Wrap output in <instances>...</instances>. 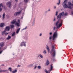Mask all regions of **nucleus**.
<instances>
[{"mask_svg": "<svg viewBox=\"0 0 73 73\" xmlns=\"http://www.w3.org/2000/svg\"><path fill=\"white\" fill-rule=\"evenodd\" d=\"M66 2H63L62 4V5H63V7L64 8H68V9H72L71 5L73 6V4L72 3L70 2H68V4Z\"/></svg>", "mask_w": 73, "mask_h": 73, "instance_id": "obj_1", "label": "nucleus"}, {"mask_svg": "<svg viewBox=\"0 0 73 73\" xmlns=\"http://www.w3.org/2000/svg\"><path fill=\"white\" fill-rule=\"evenodd\" d=\"M50 54H51V55L52 56V60H53V58L55 57V56H56V51H55V50H54V46H52V50L50 52Z\"/></svg>", "mask_w": 73, "mask_h": 73, "instance_id": "obj_2", "label": "nucleus"}, {"mask_svg": "<svg viewBox=\"0 0 73 73\" xmlns=\"http://www.w3.org/2000/svg\"><path fill=\"white\" fill-rule=\"evenodd\" d=\"M58 19V18H57V20H58L56 22L55 25L56 26V29H58V28H60V27L62 26V23L61 22L60 23V20H61V19ZM59 24L58 25V24Z\"/></svg>", "mask_w": 73, "mask_h": 73, "instance_id": "obj_3", "label": "nucleus"}, {"mask_svg": "<svg viewBox=\"0 0 73 73\" xmlns=\"http://www.w3.org/2000/svg\"><path fill=\"white\" fill-rule=\"evenodd\" d=\"M58 33L57 31H55L53 35V36L52 38V41H55L56 38L58 36Z\"/></svg>", "mask_w": 73, "mask_h": 73, "instance_id": "obj_4", "label": "nucleus"}, {"mask_svg": "<svg viewBox=\"0 0 73 73\" xmlns=\"http://www.w3.org/2000/svg\"><path fill=\"white\" fill-rule=\"evenodd\" d=\"M64 12H63L59 14V15H58L57 16V18H58V19H61V16H64Z\"/></svg>", "mask_w": 73, "mask_h": 73, "instance_id": "obj_5", "label": "nucleus"}, {"mask_svg": "<svg viewBox=\"0 0 73 73\" xmlns=\"http://www.w3.org/2000/svg\"><path fill=\"white\" fill-rule=\"evenodd\" d=\"M6 5L7 6H8L9 8H11L12 7V5H11V2H9L7 3Z\"/></svg>", "mask_w": 73, "mask_h": 73, "instance_id": "obj_6", "label": "nucleus"}, {"mask_svg": "<svg viewBox=\"0 0 73 73\" xmlns=\"http://www.w3.org/2000/svg\"><path fill=\"white\" fill-rule=\"evenodd\" d=\"M26 43V42H25L23 41L20 44L21 46H25L26 45L25 44Z\"/></svg>", "mask_w": 73, "mask_h": 73, "instance_id": "obj_7", "label": "nucleus"}, {"mask_svg": "<svg viewBox=\"0 0 73 73\" xmlns=\"http://www.w3.org/2000/svg\"><path fill=\"white\" fill-rule=\"evenodd\" d=\"M21 13V11L17 12L15 13L14 14V16H17L19 15Z\"/></svg>", "mask_w": 73, "mask_h": 73, "instance_id": "obj_8", "label": "nucleus"}, {"mask_svg": "<svg viewBox=\"0 0 73 73\" xmlns=\"http://www.w3.org/2000/svg\"><path fill=\"white\" fill-rule=\"evenodd\" d=\"M10 29V28L9 27V26H7L6 27V28L5 29V30L6 31H9Z\"/></svg>", "mask_w": 73, "mask_h": 73, "instance_id": "obj_9", "label": "nucleus"}, {"mask_svg": "<svg viewBox=\"0 0 73 73\" xmlns=\"http://www.w3.org/2000/svg\"><path fill=\"white\" fill-rule=\"evenodd\" d=\"M1 7H3V4L2 3H1L0 4V12H1L2 11V8H1Z\"/></svg>", "mask_w": 73, "mask_h": 73, "instance_id": "obj_10", "label": "nucleus"}, {"mask_svg": "<svg viewBox=\"0 0 73 73\" xmlns=\"http://www.w3.org/2000/svg\"><path fill=\"white\" fill-rule=\"evenodd\" d=\"M4 26V23H1L0 24V27L1 28H2V27H3Z\"/></svg>", "mask_w": 73, "mask_h": 73, "instance_id": "obj_11", "label": "nucleus"}, {"mask_svg": "<svg viewBox=\"0 0 73 73\" xmlns=\"http://www.w3.org/2000/svg\"><path fill=\"white\" fill-rule=\"evenodd\" d=\"M20 28H19V29H17V30L16 32V33H17V34L19 33V32L20 31Z\"/></svg>", "mask_w": 73, "mask_h": 73, "instance_id": "obj_12", "label": "nucleus"}, {"mask_svg": "<svg viewBox=\"0 0 73 73\" xmlns=\"http://www.w3.org/2000/svg\"><path fill=\"white\" fill-rule=\"evenodd\" d=\"M48 64H49V62L48 60H47L46 63V65L47 66V65H48Z\"/></svg>", "mask_w": 73, "mask_h": 73, "instance_id": "obj_13", "label": "nucleus"}, {"mask_svg": "<svg viewBox=\"0 0 73 73\" xmlns=\"http://www.w3.org/2000/svg\"><path fill=\"white\" fill-rule=\"evenodd\" d=\"M16 20L15 19L11 22V23L15 24V23H16Z\"/></svg>", "mask_w": 73, "mask_h": 73, "instance_id": "obj_14", "label": "nucleus"}, {"mask_svg": "<svg viewBox=\"0 0 73 73\" xmlns=\"http://www.w3.org/2000/svg\"><path fill=\"white\" fill-rule=\"evenodd\" d=\"M50 71H51V70H52V69H53V66H52V64L50 65Z\"/></svg>", "mask_w": 73, "mask_h": 73, "instance_id": "obj_15", "label": "nucleus"}, {"mask_svg": "<svg viewBox=\"0 0 73 73\" xmlns=\"http://www.w3.org/2000/svg\"><path fill=\"white\" fill-rule=\"evenodd\" d=\"M11 38V36L9 35H8V37L7 38V40H9Z\"/></svg>", "mask_w": 73, "mask_h": 73, "instance_id": "obj_16", "label": "nucleus"}, {"mask_svg": "<svg viewBox=\"0 0 73 73\" xmlns=\"http://www.w3.org/2000/svg\"><path fill=\"white\" fill-rule=\"evenodd\" d=\"M19 23H15V25H17V27H19L20 26V25L19 24Z\"/></svg>", "mask_w": 73, "mask_h": 73, "instance_id": "obj_17", "label": "nucleus"}, {"mask_svg": "<svg viewBox=\"0 0 73 73\" xmlns=\"http://www.w3.org/2000/svg\"><path fill=\"white\" fill-rule=\"evenodd\" d=\"M4 42H2L1 43H0V46H4Z\"/></svg>", "mask_w": 73, "mask_h": 73, "instance_id": "obj_18", "label": "nucleus"}, {"mask_svg": "<svg viewBox=\"0 0 73 73\" xmlns=\"http://www.w3.org/2000/svg\"><path fill=\"white\" fill-rule=\"evenodd\" d=\"M17 70H15L13 71H12V73H16L17 72Z\"/></svg>", "mask_w": 73, "mask_h": 73, "instance_id": "obj_19", "label": "nucleus"}, {"mask_svg": "<svg viewBox=\"0 0 73 73\" xmlns=\"http://www.w3.org/2000/svg\"><path fill=\"white\" fill-rule=\"evenodd\" d=\"M46 49L48 50V52H49L50 50H49V47L48 46H47Z\"/></svg>", "mask_w": 73, "mask_h": 73, "instance_id": "obj_20", "label": "nucleus"}, {"mask_svg": "<svg viewBox=\"0 0 73 73\" xmlns=\"http://www.w3.org/2000/svg\"><path fill=\"white\" fill-rule=\"evenodd\" d=\"M52 38V35L50 36L49 38V40H51Z\"/></svg>", "mask_w": 73, "mask_h": 73, "instance_id": "obj_21", "label": "nucleus"}, {"mask_svg": "<svg viewBox=\"0 0 73 73\" xmlns=\"http://www.w3.org/2000/svg\"><path fill=\"white\" fill-rule=\"evenodd\" d=\"M6 31L5 30L3 31L2 32V35H4V34H5V32Z\"/></svg>", "mask_w": 73, "mask_h": 73, "instance_id": "obj_22", "label": "nucleus"}, {"mask_svg": "<svg viewBox=\"0 0 73 73\" xmlns=\"http://www.w3.org/2000/svg\"><path fill=\"white\" fill-rule=\"evenodd\" d=\"M34 65V64H31L29 66V67H32V66H33Z\"/></svg>", "mask_w": 73, "mask_h": 73, "instance_id": "obj_23", "label": "nucleus"}, {"mask_svg": "<svg viewBox=\"0 0 73 73\" xmlns=\"http://www.w3.org/2000/svg\"><path fill=\"white\" fill-rule=\"evenodd\" d=\"M5 13H4L3 15V18L4 19L5 18Z\"/></svg>", "mask_w": 73, "mask_h": 73, "instance_id": "obj_24", "label": "nucleus"}, {"mask_svg": "<svg viewBox=\"0 0 73 73\" xmlns=\"http://www.w3.org/2000/svg\"><path fill=\"white\" fill-rule=\"evenodd\" d=\"M60 2H61V1L60 0H59L58 3H57V5H60Z\"/></svg>", "mask_w": 73, "mask_h": 73, "instance_id": "obj_25", "label": "nucleus"}, {"mask_svg": "<svg viewBox=\"0 0 73 73\" xmlns=\"http://www.w3.org/2000/svg\"><path fill=\"white\" fill-rule=\"evenodd\" d=\"M15 35V32H14L11 35V36H14Z\"/></svg>", "mask_w": 73, "mask_h": 73, "instance_id": "obj_26", "label": "nucleus"}, {"mask_svg": "<svg viewBox=\"0 0 73 73\" xmlns=\"http://www.w3.org/2000/svg\"><path fill=\"white\" fill-rule=\"evenodd\" d=\"M2 72H8V70H2Z\"/></svg>", "mask_w": 73, "mask_h": 73, "instance_id": "obj_27", "label": "nucleus"}, {"mask_svg": "<svg viewBox=\"0 0 73 73\" xmlns=\"http://www.w3.org/2000/svg\"><path fill=\"white\" fill-rule=\"evenodd\" d=\"M8 70H9V71H10L11 72H12V68H11V67L9 68H8Z\"/></svg>", "mask_w": 73, "mask_h": 73, "instance_id": "obj_28", "label": "nucleus"}, {"mask_svg": "<svg viewBox=\"0 0 73 73\" xmlns=\"http://www.w3.org/2000/svg\"><path fill=\"white\" fill-rule=\"evenodd\" d=\"M11 28V29H12L13 27H14V25H11L10 26Z\"/></svg>", "mask_w": 73, "mask_h": 73, "instance_id": "obj_29", "label": "nucleus"}, {"mask_svg": "<svg viewBox=\"0 0 73 73\" xmlns=\"http://www.w3.org/2000/svg\"><path fill=\"white\" fill-rule=\"evenodd\" d=\"M37 68L39 69H41V66H38Z\"/></svg>", "mask_w": 73, "mask_h": 73, "instance_id": "obj_30", "label": "nucleus"}, {"mask_svg": "<svg viewBox=\"0 0 73 73\" xmlns=\"http://www.w3.org/2000/svg\"><path fill=\"white\" fill-rule=\"evenodd\" d=\"M43 53L44 54H46V50H44L43 52Z\"/></svg>", "mask_w": 73, "mask_h": 73, "instance_id": "obj_31", "label": "nucleus"}, {"mask_svg": "<svg viewBox=\"0 0 73 73\" xmlns=\"http://www.w3.org/2000/svg\"><path fill=\"white\" fill-rule=\"evenodd\" d=\"M56 26L54 27L53 29V31H55V30H56Z\"/></svg>", "mask_w": 73, "mask_h": 73, "instance_id": "obj_32", "label": "nucleus"}, {"mask_svg": "<svg viewBox=\"0 0 73 73\" xmlns=\"http://www.w3.org/2000/svg\"><path fill=\"white\" fill-rule=\"evenodd\" d=\"M25 3H27L28 1V0H24Z\"/></svg>", "mask_w": 73, "mask_h": 73, "instance_id": "obj_33", "label": "nucleus"}, {"mask_svg": "<svg viewBox=\"0 0 73 73\" xmlns=\"http://www.w3.org/2000/svg\"><path fill=\"white\" fill-rule=\"evenodd\" d=\"M35 22H33L32 25V26H35Z\"/></svg>", "mask_w": 73, "mask_h": 73, "instance_id": "obj_34", "label": "nucleus"}, {"mask_svg": "<svg viewBox=\"0 0 73 73\" xmlns=\"http://www.w3.org/2000/svg\"><path fill=\"white\" fill-rule=\"evenodd\" d=\"M40 57L41 58H43V56L42 55H41V54H40Z\"/></svg>", "mask_w": 73, "mask_h": 73, "instance_id": "obj_35", "label": "nucleus"}, {"mask_svg": "<svg viewBox=\"0 0 73 73\" xmlns=\"http://www.w3.org/2000/svg\"><path fill=\"white\" fill-rule=\"evenodd\" d=\"M44 71L45 72H46V73H48V71H47V70L46 69L44 70Z\"/></svg>", "mask_w": 73, "mask_h": 73, "instance_id": "obj_36", "label": "nucleus"}, {"mask_svg": "<svg viewBox=\"0 0 73 73\" xmlns=\"http://www.w3.org/2000/svg\"><path fill=\"white\" fill-rule=\"evenodd\" d=\"M64 16H67L68 15V13H65V14H64Z\"/></svg>", "mask_w": 73, "mask_h": 73, "instance_id": "obj_37", "label": "nucleus"}, {"mask_svg": "<svg viewBox=\"0 0 73 73\" xmlns=\"http://www.w3.org/2000/svg\"><path fill=\"white\" fill-rule=\"evenodd\" d=\"M49 35L50 36H51V35H52V32L50 33Z\"/></svg>", "mask_w": 73, "mask_h": 73, "instance_id": "obj_38", "label": "nucleus"}, {"mask_svg": "<svg viewBox=\"0 0 73 73\" xmlns=\"http://www.w3.org/2000/svg\"><path fill=\"white\" fill-rule=\"evenodd\" d=\"M54 9H56V6H54Z\"/></svg>", "mask_w": 73, "mask_h": 73, "instance_id": "obj_39", "label": "nucleus"}, {"mask_svg": "<svg viewBox=\"0 0 73 73\" xmlns=\"http://www.w3.org/2000/svg\"><path fill=\"white\" fill-rule=\"evenodd\" d=\"M42 33H40L39 34V36H42Z\"/></svg>", "mask_w": 73, "mask_h": 73, "instance_id": "obj_40", "label": "nucleus"}, {"mask_svg": "<svg viewBox=\"0 0 73 73\" xmlns=\"http://www.w3.org/2000/svg\"><path fill=\"white\" fill-rule=\"evenodd\" d=\"M5 36H6V35H8V33H5Z\"/></svg>", "mask_w": 73, "mask_h": 73, "instance_id": "obj_41", "label": "nucleus"}, {"mask_svg": "<svg viewBox=\"0 0 73 73\" xmlns=\"http://www.w3.org/2000/svg\"><path fill=\"white\" fill-rule=\"evenodd\" d=\"M58 14V12L56 11V16H57V14Z\"/></svg>", "mask_w": 73, "mask_h": 73, "instance_id": "obj_42", "label": "nucleus"}, {"mask_svg": "<svg viewBox=\"0 0 73 73\" xmlns=\"http://www.w3.org/2000/svg\"><path fill=\"white\" fill-rule=\"evenodd\" d=\"M56 18H54V20H53V21H56Z\"/></svg>", "mask_w": 73, "mask_h": 73, "instance_id": "obj_43", "label": "nucleus"}, {"mask_svg": "<svg viewBox=\"0 0 73 73\" xmlns=\"http://www.w3.org/2000/svg\"><path fill=\"white\" fill-rule=\"evenodd\" d=\"M18 22H19V23H20V20L19 19H18Z\"/></svg>", "mask_w": 73, "mask_h": 73, "instance_id": "obj_44", "label": "nucleus"}, {"mask_svg": "<svg viewBox=\"0 0 73 73\" xmlns=\"http://www.w3.org/2000/svg\"><path fill=\"white\" fill-rule=\"evenodd\" d=\"M48 12H49V11H50V9H49L48 10Z\"/></svg>", "mask_w": 73, "mask_h": 73, "instance_id": "obj_45", "label": "nucleus"}, {"mask_svg": "<svg viewBox=\"0 0 73 73\" xmlns=\"http://www.w3.org/2000/svg\"><path fill=\"white\" fill-rule=\"evenodd\" d=\"M35 18H34V19H33V22H34V23H35Z\"/></svg>", "mask_w": 73, "mask_h": 73, "instance_id": "obj_46", "label": "nucleus"}, {"mask_svg": "<svg viewBox=\"0 0 73 73\" xmlns=\"http://www.w3.org/2000/svg\"><path fill=\"white\" fill-rule=\"evenodd\" d=\"M36 68H37V66H35L34 68V69H36Z\"/></svg>", "mask_w": 73, "mask_h": 73, "instance_id": "obj_47", "label": "nucleus"}, {"mask_svg": "<svg viewBox=\"0 0 73 73\" xmlns=\"http://www.w3.org/2000/svg\"><path fill=\"white\" fill-rule=\"evenodd\" d=\"M24 28L25 29H27V27H25Z\"/></svg>", "mask_w": 73, "mask_h": 73, "instance_id": "obj_48", "label": "nucleus"}, {"mask_svg": "<svg viewBox=\"0 0 73 73\" xmlns=\"http://www.w3.org/2000/svg\"><path fill=\"white\" fill-rule=\"evenodd\" d=\"M23 30H25V28H23V29H22V31H23Z\"/></svg>", "mask_w": 73, "mask_h": 73, "instance_id": "obj_49", "label": "nucleus"}, {"mask_svg": "<svg viewBox=\"0 0 73 73\" xmlns=\"http://www.w3.org/2000/svg\"><path fill=\"white\" fill-rule=\"evenodd\" d=\"M3 52V51H0V54H1L2 53V52Z\"/></svg>", "mask_w": 73, "mask_h": 73, "instance_id": "obj_50", "label": "nucleus"}, {"mask_svg": "<svg viewBox=\"0 0 73 73\" xmlns=\"http://www.w3.org/2000/svg\"><path fill=\"white\" fill-rule=\"evenodd\" d=\"M72 15H73V11H72L71 12Z\"/></svg>", "mask_w": 73, "mask_h": 73, "instance_id": "obj_51", "label": "nucleus"}, {"mask_svg": "<svg viewBox=\"0 0 73 73\" xmlns=\"http://www.w3.org/2000/svg\"><path fill=\"white\" fill-rule=\"evenodd\" d=\"M23 16H22V17H21V19H23Z\"/></svg>", "mask_w": 73, "mask_h": 73, "instance_id": "obj_52", "label": "nucleus"}, {"mask_svg": "<svg viewBox=\"0 0 73 73\" xmlns=\"http://www.w3.org/2000/svg\"><path fill=\"white\" fill-rule=\"evenodd\" d=\"M20 66L19 65H18L17 67H19Z\"/></svg>", "mask_w": 73, "mask_h": 73, "instance_id": "obj_53", "label": "nucleus"}, {"mask_svg": "<svg viewBox=\"0 0 73 73\" xmlns=\"http://www.w3.org/2000/svg\"><path fill=\"white\" fill-rule=\"evenodd\" d=\"M24 13H23V14L22 16H24Z\"/></svg>", "mask_w": 73, "mask_h": 73, "instance_id": "obj_54", "label": "nucleus"}, {"mask_svg": "<svg viewBox=\"0 0 73 73\" xmlns=\"http://www.w3.org/2000/svg\"><path fill=\"white\" fill-rule=\"evenodd\" d=\"M15 1L16 2H17V1H18L17 0H15Z\"/></svg>", "mask_w": 73, "mask_h": 73, "instance_id": "obj_55", "label": "nucleus"}, {"mask_svg": "<svg viewBox=\"0 0 73 73\" xmlns=\"http://www.w3.org/2000/svg\"><path fill=\"white\" fill-rule=\"evenodd\" d=\"M1 72H2V70H0V73Z\"/></svg>", "mask_w": 73, "mask_h": 73, "instance_id": "obj_56", "label": "nucleus"}, {"mask_svg": "<svg viewBox=\"0 0 73 73\" xmlns=\"http://www.w3.org/2000/svg\"><path fill=\"white\" fill-rule=\"evenodd\" d=\"M40 55H38V57H40Z\"/></svg>", "mask_w": 73, "mask_h": 73, "instance_id": "obj_57", "label": "nucleus"}, {"mask_svg": "<svg viewBox=\"0 0 73 73\" xmlns=\"http://www.w3.org/2000/svg\"><path fill=\"white\" fill-rule=\"evenodd\" d=\"M1 49V48H0V50Z\"/></svg>", "mask_w": 73, "mask_h": 73, "instance_id": "obj_58", "label": "nucleus"}, {"mask_svg": "<svg viewBox=\"0 0 73 73\" xmlns=\"http://www.w3.org/2000/svg\"><path fill=\"white\" fill-rule=\"evenodd\" d=\"M1 17V15H0V18Z\"/></svg>", "mask_w": 73, "mask_h": 73, "instance_id": "obj_59", "label": "nucleus"}, {"mask_svg": "<svg viewBox=\"0 0 73 73\" xmlns=\"http://www.w3.org/2000/svg\"><path fill=\"white\" fill-rule=\"evenodd\" d=\"M4 64H3L2 66H4Z\"/></svg>", "mask_w": 73, "mask_h": 73, "instance_id": "obj_60", "label": "nucleus"}, {"mask_svg": "<svg viewBox=\"0 0 73 73\" xmlns=\"http://www.w3.org/2000/svg\"><path fill=\"white\" fill-rule=\"evenodd\" d=\"M11 47H10V48H11Z\"/></svg>", "mask_w": 73, "mask_h": 73, "instance_id": "obj_61", "label": "nucleus"}, {"mask_svg": "<svg viewBox=\"0 0 73 73\" xmlns=\"http://www.w3.org/2000/svg\"><path fill=\"white\" fill-rule=\"evenodd\" d=\"M27 38H28V37H27Z\"/></svg>", "mask_w": 73, "mask_h": 73, "instance_id": "obj_62", "label": "nucleus"}, {"mask_svg": "<svg viewBox=\"0 0 73 73\" xmlns=\"http://www.w3.org/2000/svg\"><path fill=\"white\" fill-rule=\"evenodd\" d=\"M21 4V3H19V4Z\"/></svg>", "mask_w": 73, "mask_h": 73, "instance_id": "obj_63", "label": "nucleus"}, {"mask_svg": "<svg viewBox=\"0 0 73 73\" xmlns=\"http://www.w3.org/2000/svg\"><path fill=\"white\" fill-rule=\"evenodd\" d=\"M6 49V48H5L4 49Z\"/></svg>", "mask_w": 73, "mask_h": 73, "instance_id": "obj_64", "label": "nucleus"}]
</instances>
